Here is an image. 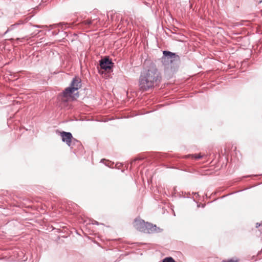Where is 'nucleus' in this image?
<instances>
[{
    "instance_id": "obj_12",
    "label": "nucleus",
    "mask_w": 262,
    "mask_h": 262,
    "mask_svg": "<svg viewBox=\"0 0 262 262\" xmlns=\"http://www.w3.org/2000/svg\"><path fill=\"white\" fill-rule=\"evenodd\" d=\"M192 194L195 196L196 198L198 197L199 195L198 192H193ZM193 201H195L194 196L193 197Z\"/></svg>"
},
{
    "instance_id": "obj_3",
    "label": "nucleus",
    "mask_w": 262,
    "mask_h": 262,
    "mask_svg": "<svg viewBox=\"0 0 262 262\" xmlns=\"http://www.w3.org/2000/svg\"><path fill=\"white\" fill-rule=\"evenodd\" d=\"M163 54V56L162 58V61L165 65H168L169 63H172L175 61L179 60V56L175 53L167 51H164Z\"/></svg>"
},
{
    "instance_id": "obj_10",
    "label": "nucleus",
    "mask_w": 262,
    "mask_h": 262,
    "mask_svg": "<svg viewBox=\"0 0 262 262\" xmlns=\"http://www.w3.org/2000/svg\"><path fill=\"white\" fill-rule=\"evenodd\" d=\"M18 25V24H14V25H12L10 26V28L8 29L5 33L3 35H5L6 34L9 30H12L16 26H17Z\"/></svg>"
},
{
    "instance_id": "obj_2",
    "label": "nucleus",
    "mask_w": 262,
    "mask_h": 262,
    "mask_svg": "<svg viewBox=\"0 0 262 262\" xmlns=\"http://www.w3.org/2000/svg\"><path fill=\"white\" fill-rule=\"evenodd\" d=\"M80 81L77 78H73L70 86L65 89L63 92L64 97L71 96V95L75 91L80 88Z\"/></svg>"
},
{
    "instance_id": "obj_1",
    "label": "nucleus",
    "mask_w": 262,
    "mask_h": 262,
    "mask_svg": "<svg viewBox=\"0 0 262 262\" xmlns=\"http://www.w3.org/2000/svg\"><path fill=\"white\" fill-rule=\"evenodd\" d=\"M161 80L160 72L154 64H151L148 69L141 73L139 79V89L142 91H147L157 85Z\"/></svg>"
},
{
    "instance_id": "obj_5",
    "label": "nucleus",
    "mask_w": 262,
    "mask_h": 262,
    "mask_svg": "<svg viewBox=\"0 0 262 262\" xmlns=\"http://www.w3.org/2000/svg\"><path fill=\"white\" fill-rule=\"evenodd\" d=\"M113 63L108 57H105L100 60V66L105 71L110 70L113 67Z\"/></svg>"
},
{
    "instance_id": "obj_7",
    "label": "nucleus",
    "mask_w": 262,
    "mask_h": 262,
    "mask_svg": "<svg viewBox=\"0 0 262 262\" xmlns=\"http://www.w3.org/2000/svg\"><path fill=\"white\" fill-rule=\"evenodd\" d=\"M146 229L147 231H144V233H150L154 232L160 231V228L157 227L156 225H153L150 223L146 222Z\"/></svg>"
},
{
    "instance_id": "obj_15",
    "label": "nucleus",
    "mask_w": 262,
    "mask_h": 262,
    "mask_svg": "<svg viewBox=\"0 0 262 262\" xmlns=\"http://www.w3.org/2000/svg\"><path fill=\"white\" fill-rule=\"evenodd\" d=\"M106 165H107L108 167H110L111 165H109L108 164H105Z\"/></svg>"
},
{
    "instance_id": "obj_11",
    "label": "nucleus",
    "mask_w": 262,
    "mask_h": 262,
    "mask_svg": "<svg viewBox=\"0 0 262 262\" xmlns=\"http://www.w3.org/2000/svg\"><path fill=\"white\" fill-rule=\"evenodd\" d=\"M192 156L195 159H200L202 157V156L200 155H193Z\"/></svg>"
},
{
    "instance_id": "obj_9",
    "label": "nucleus",
    "mask_w": 262,
    "mask_h": 262,
    "mask_svg": "<svg viewBox=\"0 0 262 262\" xmlns=\"http://www.w3.org/2000/svg\"><path fill=\"white\" fill-rule=\"evenodd\" d=\"M92 23H93V21L92 20L87 19V20H83L82 22V24L85 26H89L91 24H92Z\"/></svg>"
},
{
    "instance_id": "obj_13",
    "label": "nucleus",
    "mask_w": 262,
    "mask_h": 262,
    "mask_svg": "<svg viewBox=\"0 0 262 262\" xmlns=\"http://www.w3.org/2000/svg\"><path fill=\"white\" fill-rule=\"evenodd\" d=\"M205 206V204H198L197 205V207H202V208H204V207Z\"/></svg>"
},
{
    "instance_id": "obj_14",
    "label": "nucleus",
    "mask_w": 262,
    "mask_h": 262,
    "mask_svg": "<svg viewBox=\"0 0 262 262\" xmlns=\"http://www.w3.org/2000/svg\"><path fill=\"white\" fill-rule=\"evenodd\" d=\"M35 27H37V28H40V26H35Z\"/></svg>"
},
{
    "instance_id": "obj_6",
    "label": "nucleus",
    "mask_w": 262,
    "mask_h": 262,
    "mask_svg": "<svg viewBox=\"0 0 262 262\" xmlns=\"http://www.w3.org/2000/svg\"><path fill=\"white\" fill-rule=\"evenodd\" d=\"M63 142H66L67 144L70 146L71 141L73 138L71 133L69 132H62L60 133Z\"/></svg>"
},
{
    "instance_id": "obj_4",
    "label": "nucleus",
    "mask_w": 262,
    "mask_h": 262,
    "mask_svg": "<svg viewBox=\"0 0 262 262\" xmlns=\"http://www.w3.org/2000/svg\"><path fill=\"white\" fill-rule=\"evenodd\" d=\"M146 222L144 220L137 218L133 222L134 227L138 230L144 232L147 231L146 229Z\"/></svg>"
},
{
    "instance_id": "obj_8",
    "label": "nucleus",
    "mask_w": 262,
    "mask_h": 262,
    "mask_svg": "<svg viewBox=\"0 0 262 262\" xmlns=\"http://www.w3.org/2000/svg\"><path fill=\"white\" fill-rule=\"evenodd\" d=\"M239 259L237 257H233L232 258L227 259V260H224L222 261V262H239Z\"/></svg>"
}]
</instances>
